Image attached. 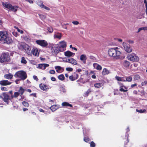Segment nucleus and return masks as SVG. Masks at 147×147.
<instances>
[{
    "label": "nucleus",
    "mask_w": 147,
    "mask_h": 147,
    "mask_svg": "<svg viewBox=\"0 0 147 147\" xmlns=\"http://www.w3.org/2000/svg\"><path fill=\"white\" fill-rule=\"evenodd\" d=\"M119 49H120L117 47L109 49L108 51V55L115 59H123L125 57L122 55V52Z\"/></svg>",
    "instance_id": "1"
},
{
    "label": "nucleus",
    "mask_w": 147,
    "mask_h": 147,
    "mask_svg": "<svg viewBox=\"0 0 147 147\" xmlns=\"http://www.w3.org/2000/svg\"><path fill=\"white\" fill-rule=\"evenodd\" d=\"M13 40L7 32L4 30L0 31V42L2 44H11Z\"/></svg>",
    "instance_id": "2"
},
{
    "label": "nucleus",
    "mask_w": 147,
    "mask_h": 147,
    "mask_svg": "<svg viewBox=\"0 0 147 147\" xmlns=\"http://www.w3.org/2000/svg\"><path fill=\"white\" fill-rule=\"evenodd\" d=\"M21 47L24 49L27 53L28 54L30 55L33 54L34 55L36 56L37 55V49L33 48L32 51L30 48V47L25 43L22 44Z\"/></svg>",
    "instance_id": "3"
},
{
    "label": "nucleus",
    "mask_w": 147,
    "mask_h": 147,
    "mask_svg": "<svg viewBox=\"0 0 147 147\" xmlns=\"http://www.w3.org/2000/svg\"><path fill=\"white\" fill-rule=\"evenodd\" d=\"M49 46L51 47V53L55 55H56L60 52H63L62 50L59 48L57 45L52 44H49Z\"/></svg>",
    "instance_id": "4"
},
{
    "label": "nucleus",
    "mask_w": 147,
    "mask_h": 147,
    "mask_svg": "<svg viewBox=\"0 0 147 147\" xmlns=\"http://www.w3.org/2000/svg\"><path fill=\"white\" fill-rule=\"evenodd\" d=\"M11 61L9 53H3L0 56V63H3L4 62H8Z\"/></svg>",
    "instance_id": "5"
},
{
    "label": "nucleus",
    "mask_w": 147,
    "mask_h": 147,
    "mask_svg": "<svg viewBox=\"0 0 147 147\" xmlns=\"http://www.w3.org/2000/svg\"><path fill=\"white\" fill-rule=\"evenodd\" d=\"M2 4L4 7L8 9L10 11H13L14 12H16L19 8V7L18 6H13L11 4L8 3H7L3 2Z\"/></svg>",
    "instance_id": "6"
},
{
    "label": "nucleus",
    "mask_w": 147,
    "mask_h": 147,
    "mask_svg": "<svg viewBox=\"0 0 147 147\" xmlns=\"http://www.w3.org/2000/svg\"><path fill=\"white\" fill-rule=\"evenodd\" d=\"M0 98L7 104L9 103V100L11 99L7 92H4L0 95Z\"/></svg>",
    "instance_id": "7"
},
{
    "label": "nucleus",
    "mask_w": 147,
    "mask_h": 147,
    "mask_svg": "<svg viewBox=\"0 0 147 147\" xmlns=\"http://www.w3.org/2000/svg\"><path fill=\"white\" fill-rule=\"evenodd\" d=\"M14 76L15 77L20 78L23 80H25L27 77L26 73L22 71H18L16 73Z\"/></svg>",
    "instance_id": "8"
},
{
    "label": "nucleus",
    "mask_w": 147,
    "mask_h": 147,
    "mask_svg": "<svg viewBox=\"0 0 147 147\" xmlns=\"http://www.w3.org/2000/svg\"><path fill=\"white\" fill-rule=\"evenodd\" d=\"M127 57L129 60L133 62H138L139 60L138 57L134 53L128 54Z\"/></svg>",
    "instance_id": "9"
},
{
    "label": "nucleus",
    "mask_w": 147,
    "mask_h": 147,
    "mask_svg": "<svg viewBox=\"0 0 147 147\" xmlns=\"http://www.w3.org/2000/svg\"><path fill=\"white\" fill-rule=\"evenodd\" d=\"M124 50L127 53H131L132 51V49L131 46L125 42H123L122 44Z\"/></svg>",
    "instance_id": "10"
},
{
    "label": "nucleus",
    "mask_w": 147,
    "mask_h": 147,
    "mask_svg": "<svg viewBox=\"0 0 147 147\" xmlns=\"http://www.w3.org/2000/svg\"><path fill=\"white\" fill-rule=\"evenodd\" d=\"M57 45L58 46L61 50H62V52L64 51L65 50L66 43L64 41H62L59 42V44Z\"/></svg>",
    "instance_id": "11"
},
{
    "label": "nucleus",
    "mask_w": 147,
    "mask_h": 147,
    "mask_svg": "<svg viewBox=\"0 0 147 147\" xmlns=\"http://www.w3.org/2000/svg\"><path fill=\"white\" fill-rule=\"evenodd\" d=\"M37 44L43 47H45L48 45L47 42L44 40H37Z\"/></svg>",
    "instance_id": "12"
},
{
    "label": "nucleus",
    "mask_w": 147,
    "mask_h": 147,
    "mask_svg": "<svg viewBox=\"0 0 147 147\" xmlns=\"http://www.w3.org/2000/svg\"><path fill=\"white\" fill-rule=\"evenodd\" d=\"M119 86V90L121 92H126L127 91V87L124 86L123 84L118 82Z\"/></svg>",
    "instance_id": "13"
},
{
    "label": "nucleus",
    "mask_w": 147,
    "mask_h": 147,
    "mask_svg": "<svg viewBox=\"0 0 147 147\" xmlns=\"http://www.w3.org/2000/svg\"><path fill=\"white\" fill-rule=\"evenodd\" d=\"M39 87L41 89L45 91H47L49 88V86L46 85V84H41L39 85Z\"/></svg>",
    "instance_id": "14"
},
{
    "label": "nucleus",
    "mask_w": 147,
    "mask_h": 147,
    "mask_svg": "<svg viewBox=\"0 0 147 147\" xmlns=\"http://www.w3.org/2000/svg\"><path fill=\"white\" fill-rule=\"evenodd\" d=\"M12 82L8 80H2L0 81V85L3 86H6L11 84Z\"/></svg>",
    "instance_id": "15"
},
{
    "label": "nucleus",
    "mask_w": 147,
    "mask_h": 147,
    "mask_svg": "<svg viewBox=\"0 0 147 147\" xmlns=\"http://www.w3.org/2000/svg\"><path fill=\"white\" fill-rule=\"evenodd\" d=\"M49 66V65L47 63L40 64L38 65L37 68L44 70L47 67H48Z\"/></svg>",
    "instance_id": "16"
},
{
    "label": "nucleus",
    "mask_w": 147,
    "mask_h": 147,
    "mask_svg": "<svg viewBox=\"0 0 147 147\" xmlns=\"http://www.w3.org/2000/svg\"><path fill=\"white\" fill-rule=\"evenodd\" d=\"M66 62L69 63L74 65H77L78 64L77 61L72 58H68L66 61Z\"/></svg>",
    "instance_id": "17"
},
{
    "label": "nucleus",
    "mask_w": 147,
    "mask_h": 147,
    "mask_svg": "<svg viewBox=\"0 0 147 147\" xmlns=\"http://www.w3.org/2000/svg\"><path fill=\"white\" fill-rule=\"evenodd\" d=\"M64 54L65 56L67 57H73L75 54L74 53L69 51L64 52Z\"/></svg>",
    "instance_id": "18"
},
{
    "label": "nucleus",
    "mask_w": 147,
    "mask_h": 147,
    "mask_svg": "<svg viewBox=\"0 0 147 147\" xmlns=\"http://www.w3.org/2000/svg\"><path fill=\"white\" fill-rule=\"evenodd\" d=\"M87 57L85 54H82L80 56V59L83 63L86 64Z\"/></svg>",
    "instance_id": "19"
},
{
    "label": "nucleus",
    "mask_w": 147,
    "mask_h": 147,
    "mask_svg": "<svg viewBox=\"0 0 147 147\" xmlns=\"http://www.w3.org/2000/svg\"><path fill=\"white\" fill-rule=\"evenodd\" d=\"M55 69L57 72L59 73L63 72L64 71L63 68L59 66H57L55 67Z\"/></svg>",
    "instance_id": "20"
},
{
    "label": "nucleus",
    "mask_w": 147,
    "mask_h": 147,
    "mask_svg": "<svg viewBox=\"0 0 147 147\" xmlns=\"http://www.w3.org/2000/svg\"><path fill=\"white\" fill-rule=\"evenodd\" d=\"M78 75L77 74H75L74 76L71 75L69 77V79L71 81L75 80L78 78Z\"/></svg>",
    "instance_id": "21"
},
{
    "label": "nucleus",
    "mask_w": 147,
    "mask_h": 147,
    "mask_svg": "<svg viewBox=\"0 0 147 147\" xmlns=\"http://www.w3.org/2000/svg\"><path fill=\"white\" fill-rule=\"evenodd\" d=\"M94 68L98 70H100L102 69V67L97 63H94L93 64Z\"/></svg>",
    "instance_id": "22"
},
{
    "label": "nucleus",
    "mask_w": 147,
    "mask_h": 147,
    "mask_svg": "<svg viewBox=\"0 0 147 147\" xmlns=\"http://www.w3.org/2000/svg\"><path fill=\"white\" fill-rule=\"evenodd\" d=\"M122 65L125 67H128L130 65L129 62L126 60H125L123 62Z\"/></svg>",
    "instance_id": "23"
},
{
    "label": "nucleus",
    "mask_w": 147,
    "mask_h": 147,
    "mask_svg": "<svg viewBox=\"0 0 147 147\" xmlns=\"http://www.w3.org/2000/svg\"><path fill=\"white\" fill-rule=\"evenodd\" d=\"M25 91V89L23 88L22 87H20L18 90L19 94L20 95V96H21L23 94Z\"/></svg>",
    "instance_id": "24"
},
{
    "label": "nucleus",
    "mask_w": 147,
    "mask_h": 147,
    "mask_svg": "<svg viewBox=\"0 0 147 147\" xmlns=\"http://www.w3.org/2000/svg\"><path fill=\"white\" fill-rule=\"evenodd\" d=\"M110 73L109 71L107 68H104L103 69L102 74L103 75H105L109 74Z\"/></svg>",
    "instance_id": "25"
},
{
    "label": "nucleus",
    "mask_w": 147,
    "mask_h": 147,
    "mask_svg": "<svg viewBox=\"0 0 147 147\" xmlns=\"http://www.w3.org/2000/svg\"><path fill=\"white\" fill-rule=\"evenodd\" d=\"M59 108V106L56 105H53L50 107V109L53 112L55 111Z\"/></svg>",
    "instance_id": "26"
},
{
    "label": "nucleus",
    "mask_w": 147,
    "mask_h": 147,
    "mask_svg": "<svg viewBox=\"0 0 147 147\" xmlns=\"http://www.w3.org/2000/svg\"><path fill=\"white\" fill-rule=\"evenodd\" d=\"M54 38H57L60 39L62 37V35L60 33H57L54 34Z\"/></svg>",
    "instance_id": "27"
},
{
    "label": "nucleus",
    "mask_w": 147,
    "mask_h": 147,
    "mask_svg": "<svg viewBox=\"0 0 147 147\" xmlns=\"http://www.w3.org/2000/svg\"><path fill=\"white\" fill-rule=\"evenodd\" d=\"M115 78L118 81L125 82V79H124L123 77L116 76Z\"/></svg>",
    "instance_id": "28"
},
{
    "label": "nucleus",
    "mask_w": 147,
    "mask_h": 147,
    "mask_svg": "<svg viewBox=\"0 0 147 147\" xmlns=\"http://www.w3.org/2000/svg\"><path fill=\"white\" fill-rule=\"evenodd\" d=\"M19 96H20V95L19 94L18 92H15L14 93V95H11V99L13 98H17Z\"/></svg>",
    "instance_id": "29"
},
{
    "label": "nucleus",
    "mask_w": 147,
    "mask_h": 147,
    "mask_svg": "<svg viewBox=\"0 0 147 147\" xmlns=\"http://www.w3.org/2000/svg\"><path fill=\"white\" fill-rule=\"evenodd\" d=\"M13 75L11 74L10 73L5 74L4 76V78L7 79H12L13 77Z\"/></svg>",
    "instance_id": "30"
},
{
    "label": "nucleus",
    "mask_w": 147,
    "mask_h": 147,
    "mask_svg": "<svg viewBox=\"0 0 147 147\" xmlns=\"http://www.w3.org/2000/svg\"><path fill=\"white\" fill-rule=\"evenodd\" d=\"M61 105L62 106H69L70 107H71L72 106L71 105L66 102H62Z\"/></svg>",
    "instance_id": "31"
},
{
    "label": "nucleus",
    "mask_w": 147,
    "mask_h": 147,
    "mask_svg": "<svg viewBox=\"0 0 147 147\" xmlns=\"http://www.w3.org/2000/svg\"><path fill=\"white\" fill-rule=\"evenodd\" d=\"M132 80V78L131 76H128L126 78V79L125 80V82H131Z\"/></svg>",
    "instance_id": "32"
},
{
    "label": "nucleus",
    "mask_w": 147,
    "mask_h": 147,
    "mask_svg": "<svg viewBox=\"0 0 147 147\" xmlns=\"http://www.w3.org/2000/svg\"><path fill=\"white\" fill-rule=\"evenodd\" d=\"M58 78L59 80L63 81L65 79V77L62 74L59 75L58 76Z\"/></svg>",
    "instance_id": "33"
},
{
    "label": "nucleus",
    "mask_w": 147,
    "mask_h": 147,
    "mask_svg": "<svg viewBox=\"0 0 147 147\" xmlns=\"http://www.w3.org/2000/svg\"><path fill=\"white\" fill-rule=\"evenodd\" d=\"M140 79V76L138 74H136L134 76V79L135 80H138Z\"/></svg>",
    "instance_id": "34"
},
{
    "label": "nucleus",
    "mask_w": 147,
    "mask_h": 147,
    "mask_svg": "<svg viewBox=\"0 0 147 147\" xmlns=\"http://www.w3.org/2000/svg\"><path fill=\"white\" fill-rule=\"evenodd\" d=\"M147 30V27H143L140 28L138 29V31L137 32V33H138L141 30Z\"/></svg>",
    "instance_id": "35"
},
{
    "label": "nucleus",
    "mask_w": 147,
    "mask_h": 147,
    "mask_svg": "<svg viewBox=\"0 0 147 147\" xmlns=\"http://www.w3.org/2000/svg\"><path fill=\"white\" fill-rule=\"evenodd\" d=\"M102 83H97L94 84V86L96 88H99L102 86Z\"/></svg>",
    "instance_id": "36"
},
{
    "label": "nucleus",
    "mask_w": 147,
    "mask_h": 147,
    "mask_svg": "<svg viewBox=\"0 0 147 147\" xmlns=\"http://www.w3.org/2000/svg\"><path fill=\"white\" fill-rule=\"evenodd\" d=\"M39 2V6L41 7L42 8H43L44 7V6L45 5L42 2V1H38Z\"/></svg>",
    "instance_id": "37"
},
{
    "label": "nucleus",
    "mask_w": 147,
    "mask_h": 147,
    "mask_svg": "<svg viewBox=\"0 0 147 147\" xmlns=\"http://www.w3.org/2000/svg\"><path fill=\"white\" fill-rule=\"evenodd\" d=\"M22 104L25 107H28L29 106L28 103L26 101H23L22 102Z\"/></svg>",
    "instance_id": "38"
},
{
    "label": "nucleus",
    "mask_w": 147,
    "mask_h": 147,
    "mask_svg": "<svg viewBox=\"0 0 147 147\" xmlns=\"http://www.w3.org/2000/svg\"><path fill=\"white\" fill-rule=\"evenodd\" d=\"M22 63L26 64L27 63V61L26 60L24 57H22V58L21 61Z\"/></svg>",
    "instance_id": "39"
},
{
    "label": "nucleus",
    "mask_w": 147,
    "mask_h": 147,
    "mask_svg": "<svg viewBox=\"0 0 147 147\" xmlns=\"http://www.w3.org/2000/svg\"><path fill=\"white\" fill-rule=\"evenodd\" d=\"M60 91L64 93L66 92V90L65 88L63 87H61L60 88Z\"/></svg>",
    "instance_id": "40"
},
{
    "label": "nucleus",
    "mask_w": 147,
    "mask_h": 147,
    "mask_svg": "<svg viewBox=\"0 0 147 147\" xmlns=\"http://www.w3.org/2000/svg\"><path fill=\"white\" fill-rule=\"evenodd\" d=\"M24 39L26 41H29V40H30V37L29 36H24Z\"/></svg>",
    "instance_id": "41"
},
{
    "label": "nucleus",
    "mask_w": 147,
    "mask_h": 147,
    "mask_svg": "<svg viewBox=\"0 0 147 147\" xmlns=\"http://www.w3.org/2000/svg\"><path fill=\"white\" fill-rule=\"evenodd\" d=\"M136 111L137 112H139V113H144L146 111V110L145 109H140V110H138V109H136Z\"/></svg>",
    "instance_id": "42"
},
{
    "label": "nucleus",
    "mask_w": 147,
    "mask_h": 147,
    "mask_svg": "<svg viewBox=\"0 0 147 147\" xmlns=\"http://www.w3.org/2000/svg\"><path fill=\"white\" fill-rule=\"evenodd\" d=\"M48 30L50 33H52L53 31V30L51 27H49L47 29Z\"/></svg>",
    "instance_id": "43"
},
{
    "label": "nucleus",
    "mask_w": 147,
    "mask_h": 147,
    "mask_svg": "<svg viewBox=\"0 0 147 147\" xmlns=\"http://www.w3.org/2000/svg\"><path fill=\"white\" fill-rule=\"evenodd\" d=\"M1 89L2 91H7V88L4 87H1Z\"/></svg>",
    "instance_id": "44"
},
{
    "label": "nucleus",
    "mask_w": 147,
    "mask_h": 147,
    "mask_svg": "<svg viewBox=\"0 0 147 147\" xmlns=\"http://www.w3.org/2000/svg\"><path fill=\"white\" fill-rule=\"evenodd\" d=\"M73 69V68L71 67H67L66 68V70L69 71H72Z\"/></svg>",
    "instance_id": "45"
},
{
    "label": "nucleus",
    "mask_w": 147,
    "mask_h": 147,
    "mask_svg": "<svg viewBox=\"0 0 147 147\" xmlns=\"http://www.w3.org/2000/svg\"><path fill=\"white\" fill-rule=\"evenodd\" d=\"M49 73L51 74H54L55 73V71L54 70H51L49 71Z\"/></svg>",
    "instance_id": "46"
},
{
    "label": "nucleus",
    "mask_w": 147,
    "mask_h": 147,
    "mask_svg": "<svg viewBox=\"0 0 147 147\" xmlns=\"http://www.w3.org/2000/svg\"><path fill=\"white\" fill-rule=\"evenodd\" d=\"M40 18L42 19H44L45 18V16L43 15L39 14Z\"/></svg>",
    "instance_id": "47"
},
{
    "label": "nucleus",
    "mask_w": 147,
    "mask_h": 147,
    "mask_svg": "<svg viewBox=\"0 0 147 147\" xmlns=\"http://www.w3.org/2000/svg\"><path fill=\"white\" fill-rule=\"evenodd\" d=\"M90 146L91 147H94L95 146V144L92 141L90 143Z\"/></svg>",
    "instance_id": "48"
},
{
    "label": "nucleus",
    "mask_w": 147,
    "mask_h": 147,
    "mask_svg": "<svg viewBox=\"0 0 147 147\" xmlns=\"http://www.w3.org/2000/svg\"><path fill=\"white\" fill-rule=\"evenodd\" d=\"M84 140L85 142H88V141H89L90 140L88 138L86 137H84Z\"/></svg>",
    "instance_id": "49"
},
{
    "label": "nucleus",
    "mask_w": 147,
    "mask_h": 147,
    "mask_svg": "<svg viewBox=\"0 0 147 147\" xmlns=\"http://www.w3.org/2000/svg\"><path fill=\"white\" fill-rule=\"evenodd\" d=\"M137 85L136 83H134V84H132L131 86V88H134Z\"/></svg>",
    "instance_id": "50"
},
{
    "label": "nucleus",
    "mask_w": 147,
    "mask_h": 147,
    "mask_svg": "<svg viewBox=\"0 0 147 147\" xmlns=\"http://www.w3.org/2000/svg\"><path fill=\"white\" fill-rule=\"evenodd\" d=\"M147 84V81H145L143 82L142 83V86H144L146 84Z\"/></svg>",
    "instance_id": "51"
},
{
    "label": "nucleus",
    "mask_w": 147,
    "mask_h": 147,
    "mask_svg": "<svg viewBox=\"0 0 147 147\" xmlns=\"http://www.w3.org/2000/svg\"><path fill=\"white\" fill-rule=\"evenodd\" d=\"M42 8L44 9H46V10H47V11H49L50 10V8L49 7H48L45 5L44 6V7H43V8Z\"/></svg>",
    "instance_id": "52"
},
{
    "label": "nucleus",
    "mask_w": 147,
    "mask_h": 147,
    "mask_svg": "<svg viewBox=\"0 0 147 147\" xmlns=\"http://www.w3.org/2000/svg\"><path fill=\"white\" fill-rule=\"evenodd\" d=\"M144 3H145L146 7V11L147 12V1L146 0H144Z\"/></svg>",
    "instance_id": "53"
},
{
    "label": "nucleus",
    "mask_w": 147,
    "mask_h": 147,
    "mask_svg": "<svg viewBox=\"0 0 147 147\" xmlns=\"http://www.w3.org/2000/svg\"><path fill=\"white\" fill-rule=\"evenodd\" d=\"M12 34L16 37H17L18 35V33L17 32H12Z\"/></svg>",
    "instance_id": "54"
},
{
    "label": "nucleus",
    "mask_w": 147,
    "mask_h": 147,
    "mask_svg": "<svg viewBox=\"0 0 147 147\" xmlns=\"http://www.w3.org/2000/svg\"><path fill=\"white\" fill-rule=\"evenodd\" d=\"M51 81H55L56 80V79L54 77H52L51 78Z\"/></svg>",
    "instance_id": "55"
},
{
    "label": "nucleus",
    "mask_w": 147,
    "mask_h": 147,
    "mask_svg": "<svg viewBox=\"0 0 147 147\" xmlns=\"http://www.w3.org/2000/svg\"><path fill=\"white\" fill-rule=\"evenodd\" d=\"M72 23L74 25H77L79 24V22L77 21H73L72 22Z\"/></svg>",
    "instance_id": "56"
},
{
    "label": "nucleus",
    "mask_w": 147,
    "mask_h": 147,
    "mask_svg": "<svg viewBox=\"0 0 147 147\" xmlns=\"http://www.w3.org/2000/svg\"><path fill=\"white\" fill-rule=\"evenodd\" d=\"M17 31L18 32H20L21 34H23L24 32L23 30H22L19 28L18 29Z\"/></svg>",
    "instance_id": "57"
},
{
    "label": "nucleus",
    "mask_w": 147,
    "mask_h": 147,
    "mask_svg": "<svg viewBox=\"0 0 147 147\" xmlns=\"http://www.w3.org/2000/svg\"><path fill=\"white\" fill-rule=\"evenodd\" d=\"M30 96H33L34 97H36V93H33L30 94Z\"/></svg>",
    "instance_id": "58"
},
{
    "label": "nucleus",
    "mask_w": 147,
    "mask_h": 147,
    "mask_svg": "<svg viewBox=\"0 0 147 147\" xmlns=\"http://www.w3.org/2000/svg\"><path fill=\"white\" fill-rule=\"evenodd\" d=\"M128 42L129 44H132L134 43V41L131 40H129Z\"/></svg>",
    "instance_id": "59"
},
{
    "label": "nucleus",
    "mask_w": 147,
    "mask_h": 147,
    "mask_svg": "<svg viewBox=\"0 0 147 147\" xmlns=\"http://www.w3.org/2000/svg\"><path fill=\"white\" fill-rule=\"evenodd\" d=\"M40 59L41 61H44L45 60V58H42V57H40Z\"/></svg>",
    "instance_id": "60"
},
{
    "label": "nucleus",
    "mask_w": 147,
    "mask_h": 147,
    "mask_svg": "<svg viewBox=\"0 0 147 147\" xmlns=\"http://www.w3.org/2000/svg\"><path fill=\"white\" fill-rule=\"evenodd\" d=\"M34 0H28V2L30 3H33V1Z\"/></svg>",
    "instance_id": "61"
},
{
    "label": "nucleus",
    "mask_w": 147,
    "mask_h": 147,
    "mask_svg": "<svg viewBox=\"0 0 147 147\" xmlns=\"http://www.w3.org/2000/svg\"><path fill=\"white\" fill-rule=\"evenodd\" d=\"M82 71V69H78L77 70V71H78V72H81Z\"/></svg>",
    "instance_id": "62"
},
{
    "label": "nucleus",
    "mask_w": 147,
    "mask_h": 147,
    "mask_svg": "<svg viewBox=\"0 0 147 147\" xmlns=\"http://www.w3.org/2000/svg\"><path fill=\"white\" fill-rule=\"evenodd\" d=\"M92 78L93 79H95L96 78V76L95 75H93L92 76Z\"/></svg>",
    "instance_id": "63"
},
{
    "label": "nucleus",
    "mask_w": 147,
    "mask_h": 147,
    "mask_svg": "<svg viewBox=\"0 0 147 147\" xmlns=\"http://www.w3.org/2000/svg\"><path fill=\"white\" fill-rule=\"evenodd\" d=\"M9 94H11V95H13V91L12 90H11V91H10L9 92Z\"/></svg>",
    "instance_id": "64"
}]
</instances>
